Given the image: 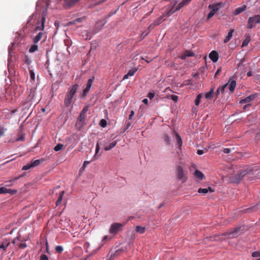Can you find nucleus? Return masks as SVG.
<instances>
[{
	"label": "nucleus",
	"instance_id": "f8f14e48",
	"mask_svg": "<svg viewBox=\"0 0 260 260\" xmlns=\"http://www.w3.org/2000/svg\"><path fill=\"white\" fill-rule=\"evenodd\" d=\"M79 0H65L63 6L66 8H69L76 4Z\"/></svg>",
	"mask_w": 260,
	"mask_h": 260
},
{
	"label": "nucleus",
	"instance_id": "423d86ee",
	"mask_svg": "<svg viewBox=\"0 0 260 260\" xmlns=\"http://www.w3.org/2000/svg\"><path fill=\"white\" fill-rule=\"evenodd\" d=\"M124 224L120 223L115 222L111 225L109 232L113 235L116 234L118 232L122 230Z\"/></svg>",
	"mask_w": 260,
	"mask_h": 260
},
{
	"label": "nucleus",
	"instance_id": "680f3d73",
	"mask_svg": "<svg viewBox=\"0 0 260 260\" xmlns=\"http://www.w3.org/2000/svg\"><path fill=\"white\" fill-rule=\"evenodd\" d=\"M204 153V151H203V150H198L197 151V153H198V154H199V155H202V154H203Z\"/></svg>",
	"mask_w": 260,
	"mask_h": 260
},
{
	"label": "nucleus",
	"instance_id": "1a4fd4ad",
	"mask_svg": "<svg viewBox=\"0 0 260 260\" xmlns=\"http://www.w3.org/2000/svg\"><path fill=\"white\" fill-rule=\"evenodd\" d=\"M164 20L162 19V17H158L153 23H152L151 25H150L148 28V29H149V31L145 33V34H143L144 35L143 38H144L145 36H146L149 32V30L150 29H153L155 26H157L160 24Z\"/></svg>",
	"mask_w": 260,
	"mask_h": 260
},
{
	"label": "nucleus",
	"instance_id": "e433bc0d",
	"mask_svg": "<svg viewBox=\"0 0 260 260\" xmlns=\"http://www.w3.org/2000/svg\"><path fill=\"white\" fill-rule=\"evenodd\" d=\"M55 250H56V252L60 253L63 251V248L62 246L58 245V246H56Z\"/></svg>",
	"mask_w": 260,
	"mask_h": 260
},
{
	"label": "nucleus",
	"instance_id": "7ed1b4c3",
	"mask_svg": "<svg viewBox=\"0 0 260 260\" xmlns=\"http://www.w3.org/2000/svg\"><path fill=\"white\" fill-rule=\"evenodd\" d=\"M79 85L77 84H74L70 90L67 93L64 99V105L68 107L69 106L72 102V100L74 97L75 93L76 92Z\"/></svg>",
	"mask_w": 260,
	"mask_h": 260
},
{
	"label": "nucleus",
	"instance_id": "393cba45",
	"mask_svg": "<svg viewBox=\"0 0 260 260\" xmlns=\"http://www.w3.org/2000/svg\"><path fill=\"white\" fill-rule=\"evenodd\" d=\"M86 114L81 112L78 118V121L81 123V125L84 123Z\"/></svg>",
	"mask_w": 260,
	"mask_h": 260
},
{
	"label": "nucleus",
	"instance_id": "72a5a7b5",
	"mask_svg": "<svg viewBox=\"0 0 260 260\" xmlns=\"http://www.w3.org/2000/svg\"><path fill=\"white\" fill-rule=\"evenodd\" d=\"M10 243L6 242L5 243H3L0 245V248L5 250L9 245Z\"/></svg>",
	"mask_w": 260,
	"mask_h": 260
},
{
	"label": "nucleus",
	"instance_id": "c03bdc74",
	"mask_svg": "<svg viewBox=\"0 0 260 260\" xmlns=\"http://www.w3.org/2000/svg\"><path fill=\"white\" fill-rule=\"evenodd\" d=\"M164 141L167 144H170L171 142V139L168 135H165L164 137Z\"/></svg>",
	"mask_w": 260,
	"mask_h": 260
},
{
	"label": "nucleus",
	"instance_id": "c85d7f7f",
	"mask_svg": "<svg viewBox=\"0 0 260 260\" xmlns=\"http://www.w3.org/2000/svg\"><path fill=\"white\" fill-rule=\"evenodd\" d=\"M116 144H117V141H114V142L111 143L109 144V145L106 146L105 147V148H104L105 150H106V151L110 150V149H111L112 148L114 147L115 146V145H116Z\"/></svg>",
	"mask_w": 260,
	"mask_h": 260
},
{
	"label": "nucleus",
	"instance_id": "de8ad7c7",
	"mask_svg": "<svg viewBox=\"0 0 260 260\" xmlns=\"http://www.w3.org/2000/svg\"><path fill=\"white\" fill-rule=\"evenodd\" d=\"M90 161H87V160L84 161V164H83V166H82V168H81V169H82V170H84L85 169V168L86 167V166H87L88 164H90Z\"/></svg>",
	"mask_w": 260,
	"mask_h": 260
},
{
	"label": "nucleus",
	"instance_id": "6e6552de",
	"mask_svg": "<svg viewBox=\"0 0 260 260\" xmlns=\"http://www.w3.org/2000/svg\"><path fill=\"white\" fill-rule=\"evenodd\" d=\"M94 80V77L93 76H92L91 78H90L88 80L86 87L85 88V89H83V96H86L87 93L90 90V89L91 88V86L92 84V83H93Z\"/></svg>",
	"mask_w": 260,
	"mask_h": 260
},
{
	"label": "nucleus",
	"instance_id": "0eeeda50",
	"mask_svg": "<svg viewBox=\"0 0 260 260\" xmlns=\"http://www.w3.org/2000/svg\"><path fill=\"white\" fill-rule=\"evenodd\" d=\"M260 22V17H249L248 22V27L252 28L255 24Z\"/></svg>",
	"mask_w": 260,
	"mask_h": 260
},
{
	"label": "nucleus",
	"instance_id": "9d476101",
	"mask_svg": "<svg viewBox=\"0 0 260 260\" xmlns=\"http://www.w3.org/2000/svg\"><path fill=\"white\" fill-rule=\"evenodd\" d=\"M45 22V17H41V18L38 21L36 26V29L39 30H43L44 28V23Z\"/></svg>",
	"mask_w": 260,
	"mask_h": 260
},
{
	"label": "nucleus",
	"instance_id": "cd10ccee",
	"mask_svg": "<svg viewBox=\"0 0 260 260\" xmlns=\"http://www.w3.org/2000/svg\"><path fill=\"white\" fill-rule=\"evenodd\" d=\"M214 93V88L212 87L210 91L205 94V98L207 99H210L212 98Z\"/></svg>",
	"mask_w": 260,
	"mask_h": 260
},
{
	"label": "nucleus",
	"instance_id": "473e14b6",
	"mask_svg": "<svg viewBox=\"0 0 260 260\" xmlns=\"http://www.w3.org/2000/svg\"><path fill=\"white\" fill-rule=\"evenodd\" d=\"M22 176H23V175H20V176H19L18 177H15V178H13L12 179H11V180L9 181L8 182H10V183H11V184L7 185V186H11V185H12L13 183H15L16 182V181L18 180L19 178H20Z\"/></svg>",
	"mask_w": 260,
	"mask_h": 260
},
{
	"label": "nucleus",
	"instance_id": "8fccbe9b",
	"mask_svg": "<svg viewBox=\"0 0 260 260\" xmlns=\"http://www.w3.org/2000/svg\"><path fill=\"white\" fill-rule=\"evenodd\" d=\"M252 256L253 257H259V256H260V253H259V251H254V252H252Z\"/></svg>",
	"mask_w": 260,
	"mask_h": 260
},
{
	"label": "nucleus",
	"instance_id": "4c0bfd02",
	"mask_svg": "<svg viewBox=\"0 0 260 260\" xmlns=\"http://www.w3.org/2000/svg\"><path fill=\"white\" fill-rule=\"evenodd\" d=\"M107 121L105 119H102L100 122V125L102 127H105L107 126Z\"/></svg>",
	"mask_w": 260,
	"mask_h": 260
},
{
	"label": "nucleus",
	"instance_id": "6e6d98bb",
	"mask_svg": "<svg viewBox=\"0 0 260 260\" xmlns=\"http://www.w3.org/2000/svg\"><path fill=\"white\" fill-rule=\"evenodd\" d=\"M5 131V128L0 127V136H2L4 135Z\"/></svg>",
	"mask_w": 260,
	"mask_h": 260
},
{
	"label": "nucleus",
	"instance_id": "0e129e2a",
	"mask_svg": "<svg viewBox=\"0 0 260 260\" xmlns=\"http://www.w3.org/2000/svg\"><path fill=\"white\" fill-rule=\"evenodd\" d=\"M143 103L146 105H147L148 104V101L147 99H143V100L142 101Z\"/></svg>",
	"mask_w": 260,
	"mask_h": 260
},
{
	"label": "nucleus",
	"instance_id": "a18cd8bd",
	"mask_svg": "<svg viewBox=\"0 0 260 260\" xmlns=\"http://www.w3.org/2000/svg\"><path fill=\"white\" fill-rule=\"evenodd\" d=\"M17 192V190L15 189H8L7 190V193H10L11 194H14Z\"/></svg>",
	"mask_w": 260,
	"mask_h": 260
},
{
	"label": "nucleus",
	"instance_id": "3c124183",
	"mask_svg": "<svg viewBox=\"0 0 260 260\" xmlns=\"http://www.w3.org/2000/svg\"><path fill=\"white\" fill-rule=\"evenodd\" d=\"M147 96L150 100H151L154 97V93L150 92L148 93Z\"/></svg>",
	"mask_w": 260,
	"mask_h": 260
},
{
	"label": "nucleus",
	"instance_id": "bf43d9fd",
	"mask_svg": "<svg viewBox=\"0 0 260 260\" xmlns=\"http://www.w3.org/2000/svg\"><path fill=\"white\" fill-rule=\"evenodd\" d=\"M221 72V69L220 68H219L217 69V71L215 73V76H216L217 75H218L220 72Z\"/></svg>",
	"mask_w": 260,
	"mask_h": 260
},
{
	"label": "nucleus",
	"instance_id": "774afa93",
	"mask_svg": "<svg viewBox=\"0 0 260 260\" xmlns=\"http://www.w3.org/2000/svg\"><path fill=\"white\" fill-rule=\"evenodd\" d=\"M250 106V104H247V105H245V106L243 107V109H244V110H245L246 109V108H247V107H249Z\"/></svg>",
	"mask_w": 260,
	"mask_h": 260
},
{
	"label": "nucleus",
	"instance_id": "49530a36",
	"mask_svg": "<svg viewBox=\"0 0 260 260\" xmlns=\"http://www.w3.org/2000/svg\"><path fill=\"white\" fill-rule=\"evenodd\" d=\"M170 99L173 101L177 102L178 101V97L176 95L173 94L170 95Z\"/></svg>",
	"mask_w": 260,
	"mask_h": 260
},
{
	"label": "nucleus",
	"instance_id": "f704fd0d",
	"mask_svg": "<svg viewBox=\"0 0 260 260\" xmlns=\"http://www.w3.org/2000/svg\"><path fill=\"white\" fill-rule=\"evenodd\" d=\"M63 145L61 144H57L54 148V150L55 151H59L60 150L62 149V148H63Z\"/></svg>",
	"mask_w": 260,
	"mask_h": 260
},
{
	"label": "nucleus",
	"instance_id": "a211bd4d",
	"mask_svg": "<svg viewBox=\"0 0 260 260\" xmlns=\"http://www.w3.org/2000/svg\"><path fill=\"white\" fill-rule=\"evenodd\" d=\"M137 71V69L136 68H134L130 70L127 73V74L124 76L123 79H127L128 78L129 76H133Z\"/></svg>",
	"mask_w": 260,
	"mask_h": 260
},
{
	"label": "nucleus",
	"instance_id": "58836bf2",
	"mask_svg": "<svg viewBox=\"0 0 260 260\" xmlns=\"http://www.w3.org/2000/svg\"><path fill=\"white\" fill-rule=\"evenodd\" d=\"M201 98H202L201 94L198 95V96L195 100V104L196 106H198L200 104Z\"/></svg>",
	"mask_w": 260,
	"mask_h": 260
},
{
	"label": "nucleus",
	"instance_id": "bb28decb",
	"mask_svg": "<svg viewBox=\"0 0 260 260\" xmlns=\"http://www.w3.org/2000/svg\"><path fill=\"white\" fill-rule=\"evenodd\" d=\"M136 231L137 233L142 234L145 233V228L141 226L137 225L136 227Z\"/></svg>",
	"mask_w": 260,
	"mask_h": 260
},
{
	"label": "nucleus",
	"instance_id": "a19ab883",
	"mask_svg": "<svg viewBox=\"0 0 260 260\" xmlns=\"http://www.w3.org/2000/svg\"><path fill=\"white\" fill-rule=\"evenodd\" d=\"M31 166V163H29V164H26V165L24 166L23 167H22V170H28L31 168H32Z\"/></svg>",
	"mask_w": 260,
	"mask_h": 260
},
{
	"label": "nucleus",
	"instance_id": "37998d69",
	"mask_svg": "<svg viewBox=\"0 0 260 260\" xmlns=\"http://www.w3.org/2000/svg\"><path fill=\"white\" fill-rule=\"evenodd\" d=\"M234 150V148H233L232 149L224 148L223 150V152L225 154H229V153H231Z\"/></svg>",
	"mask_w": 260,
	"mask_h": 260
},
{
	"label": "nucleus",
	"instance_id": "ea45409f",
	"mask_svg": "<svg viewBox=\"0 0 260 260\" xmlns=\"http://www.w3.org/2000/svg\"><path fill=\"white\" fill-rule=\"evenodd\" d=\"M184 52L185 53V55H186V57L193 56L194 55V54L192 52L189 51V50H187V51H185Z\"/></svg>",
	"mask_w": 260,
	"mask_h": 260
},
{
	"label": "nucleus",
	"instance_id": "864d4df0",
	"mask_svg": "<svg viewBox=\"0 0 260 260\" xmlns=\"http://www.w3.org/2000/svg\"><path fill=\"white\" fill-rule=\"evenodd\" d=\"M88 110V106H85L83 108V109H82V111L81 112L86 114V113L87 112Z\"/></svg>",
	"mask_w": 260,
	"mask_h": 260
},
{
	"label": "nucleus",
	"instance_id": "aec40b11",
	"mask_svg": "<svg viewBox=\"0 0 260 260\" xmlns=\"http://www.w3.org/2000/svg\"><path fill=\"white\" fill-rule=\"evenodd\" d=\"M107 22L105 19H103L101 21H99L95 24V27L97 29H100Z\"/></svg>",
	"mask_w": 260,
	"mask_h": 260
},
{
	"label": "nucleus",
	"instance_id": "4be33fe9",
	"mask_svg": "<svg viewBox=\"0 0 260 260\" xmlns=\"http://www.w3.org/2000/svg\"><path fill=\"white\" fill-rule=\"evenodd\" d=\"M194 176L196 178L199 179L200 180H202L204 177L203 174L201 171L198 170H196L195 171Z\"/></svg>",
	"mask_w": 260,
	"mask_h": 260
},
{
	"label": "nucleus",
	"instance_id": "4468645a",
	"mask_svg": "<svg viewBox=\"0 0 260 260\" xmlns=\"http://www.w3.org/2000/svg\"><path fill=\"white\" fill-rule=\"evenodd\" d=\"M177 175L179 179L184 180V176L183 171V169L180 167L177 168Z\"/></svg>",
	"mask_w": 260,
	"mask_h": 260
},
{
	"label": "nucleus",
	"instance_id": "09e8293b",
	"mask_svg": "<svg viewBox=\"0 0 260 260\" xmlns=\"http://www.w3.org/2000/svg\"><path fill=\"white\" fill-rule=\"evenodd\" d=\"M7 188L5 187H2L0 188V194L7 193Z\"/></svg>",
	"mask_w": 260,
	"mask_h": 260
},
{
	"label": "nucleus",
	"instance_id": "79ce46f5",
	"mask_svg": "<svg viewBox=\"0 0 260 260\" xmlns=\"http://www.w3.org/2000/svg\"><path fill=\"white\" fill-rule=\"evenodd\" d=\"M228 83H226V84H225L224 85L218 87V88H220V91L221 93H223L225 89L228 87Z\"/></svg>",
	"mask_w": 260,
	"mask_h": 260
},
{
	"label": "nucleus",
	"instance_id": "39448f33",
	"mask_svg": "<svg viewBox=\"0 0 260 260\" xmlns=\"http://www.w3.org/2000/svg\"><path fill=\"white\" fill-rule=\"evenodd\" d=\"M240 228H236L231 232L224 233L222 236H217L218 239L215 240H222L223 236H227L230 239L234 238L240 234Z\"/></svg>",
	"mask_w": 260,
	"mask_h": 260
},
{
	"label": "nucleus",
	"instance_id": "338daca9",
	"mask_svg": "<svg viewBox=\"0 0 260 260\" xmlns=\"http://www.w3.org/2000/svg\"><path fill=\"white\" fill-rule=\"evenodd\" d=\"M220 88H218L216 91V94L217 96H218V95L219 94V93L220 92Z\"/></svg>",
	"mask_w": 260,
	"mask_h": 260
},
{
	"label": "nucleus",
	"instance_id": "9b49d317",
	"mask_svg": "<svg viewBox=\"0 0 260 260\" xmlns=\"http://www.w3.org/2000/svg\"><path fill=\"white\" fill-rule=\"evenodd\" d=\"M256 97V94H251L248 96H247L245 99L241 100L240 101V104L248 103L251 101L253 100Z\"/></svg>",
	"mask_w": 260,
	"mask_h": 260
},
{
	"label": "nucleus",
	"instance_id": "f03ea898",
	"mask_svg": "<svg viewBox=\"0 0 260 260\" xmlns=\"http://www.w3.org/2000/svg\"><path fill=\"white\" fill-rule=\"evenodd\" d=\"M255 167L252 166L244 167L237 174L231 177V181L234 183H238L245 175L251 173V172L254 170H257V169H255Z\"/></svg>",
	"mask_w": 260,
	"mask_h": 260
},
{
	"label": "nucleus",
	"instance_id": "f257e3e1",
	"mask_svg": "<svg viewBox=\"0 0 260 260\" xmlns=\"http://www.w3.org/2000/svg\"><path fill=\"white\" fill-rule=\"evenodd\" d=\"M49 5V0H39L36 4V13L33 14L32 16H35V15L46 16L47 14V8Z\"/></svg>",
	"mask_w": 260,
	"mask_h": 260
},
{
	"label": "nucleus",
	"instance_id": "6ab92c4d",
	"mask_svg": "<svg viewBox=\"0 0 260 260\" xmlns=\"http://www.w3.org/2000/svg\"><path fill=\"white\" fill-rule=\"evenodd\" d=\"M236 85V82L235 80H232L228 83V87L231 92H233Z\"/></svg>",
	"mask_w": 260,
	"mask_h": 260
},
{
	"label": "nucleus",
	"instance_id": "b1692460",
	"mask_svg": "<svg viewBox=\"0 0 260 260\" xmlns=\"http://www.w3.org/2000/svg\"><path fill=\"white\" fill-rule=\"evenodd\" d=\"M43 32H40L33 39V42L34 43H37L42 38Z\"/></svg>",
	"mask_w": 260,
	"mask_h": 260
},
{
	"label": "nucleus",
	"instance_id": "f3484780",
	"mask_svg": "<svg viewBox=\"0 0 260 260\" xmlns=\"http://www.w3.org/2000/svg\"><path fill=\"white\" fill-rule=\"evenodd\" d=\"M246 9V6L243 5L242 7L236 8L234 12V14L236 15L240 14L241 13L244 12Z\"/></svg>",
	"mask_w": 260,
	"mask_h": 260
},
{
	"label": "nucleus",
	"instance_id": "5701e85b",
	"mask_svg": "<svg viewBox=\"0 0 260 260\" xmlns=\"http://www.w3.org/2000/svg\"><path fill=\"white\" fill-rule=\"evenodd\" d=\"M250 40V37L249 35H245V39L244 40L242 44V47H245L247 46L249 43Z\"/></svg>",
	"mask_w": 260,
	"mask_h": 260
},
{
	"label": "nucleus",
	"instance_id": "2f4dec72",
	"mask_svg": "<svg viewBox=\"0 0 260 260\" xmlns=\"http://www.w3.org/2000/svg\"><path fill=\"white\" fill-rule=\"evenodd\" d=\"M176 139L178 146L181 147L182 143V139L178 134H176Z\"/></svg>",
	"mask_w": 260,
	"mask_h": 260
},
{
	"label": "nucleus",
	"instance_id": "412c9836",
	"mask_svg": "<svg viewBox=\"0 0 260 260\" xmlns=\"http://www.w3.org/2000/svg\"><path fill=\"white\" fill-rule=\"evenodd\" d=\"M44 161V158H41L39 159H36L35 160H32L31 162H30L31 166L33 167H36L38 166L41 162H42Z\"/></svg>",
	"mask_w": 260,
	"mask_h": 260
},
{
	"label": "nucleus",
	"instance_id": "603ef678",
	"mask_svg": "<svg viewBox=\"0 0 260 260\" xmlns=\"http://www.w3.org/2000/svg\"><path fill=\"white\" fill-rule=\"evenodd\" d=\"M26 243H19L18 245V246L20 248H25L26 247Z\"/></svg>",
	"mask_w": 260,
	"mask_h": 260
},
{
	"label": "nucleus",
	"instance_id": "e2e57ef3",
	"mask_svg": "<svg viewBox=\"0 0 260 260\" xmlns=\"http://www.w3.org/2000/svg\"><path fill=\"white\" fill-rule=\"evenodd\" d=\"M81 20H82V18L79 17V18L76 19V20H75L74 22V23H75L76 22H80L81 21Z\"/></svg>",
	"mask_w": 260,
	"mask_h": 260
},
{
	"label": "nucleus",
	"instance_id": "69168bd1",
	"mask_svg": "<svg viewBox=\"0 0 260 260\" xmlns=\"http://www.w3.org/2000/svg\"><path fill=\"white\" fill-rule=\"evenodd\" d=\"M30 77H31V78L32 79H34L35 78V74L30 71Z\"/></svg>",
	"mask_w": 260,
	"mask_h": 260
},
{
	"label": "nucleus",
	"instance_id": "7c9ffc66",
	"mask_svg": "<svg viewBox=\"0 0 260 260\" xmlns=\"http://www.w3.org/2000/svg\"><path fill=\"white\" fill-rule=\"evenodd\" d=\"M63 194H64V191H62L60 192L59 196L56 201V205L57 206H58L61 203Z\"/></svg>",
	"mask_w": 260,
	"mask_h": 260
},
{
	"label": "nucleus",
	"instance_id": "c756f323",
	"mask_svg": "<svg viewBox=\"0 0 260 260\" xmlns=\"http://www.w3.org/2000/svg\"><path fill=\"white\" fill-rule=\"evenodd\" d=\"M103 144L102 142H98L96 145V149H95V153L94 156L93 157L92 160L95 159V156L96 155L99 153L100 150V145H103Z\"/></svg>",
	"mask_w": 260,
	"mask_h": 260
},
{
	"label": "nucleus",
	"instance_id": "4d7b16f0",
	"mask_svg": "<svg viewBox=\"0 0 260 260\" xmlns=\"http://www.w3.org/2000/svg\"><path fill=\"white\" fill-rule=\"evenodd\" d=\"M65 44L67 46H70L71 45V41L69 40H67L64 41Z\"/></svg>",
	"mask_w": 260,
	"mask_h": 260
},
{
	"label": "nucleus",
	"instance_id": "c9c22d12",
	"mask_svg": "<svg viewBox=\"0 0 260 260\" xmlns=\"http://www.w3.org/2000/svg\"><path fill=\"white\" fill-rule=\"evenodd\" d=\"M38 49V46L36 45H32L29 49V52L30 53H33L35 52Z\"/></svg>",
	"mask_w": 260,
	"mask_h": 260
},
{
	"label": "nucleus",
	"instance_id": "13d9d810",
	"mask_svg": "<svg viewBox=\"0 0 260 260\" xmlns=\"http://www.w3.org/2000/svg\"><path fill=\"white\" fill-rule=\"evenodd\" d=\"M134 115V111H131V113L129 115V119H131L132 118L133 116Z\"/></svg>",
	"mask_w": 260,
	"mask_h": 260
},
{
	"label": "nucleus",
	"instance_id": "2eb2a0df",
	"mask_svg": "<svg viewBox=\"0 0 260 260\" xmlns=\"http://www.w3.org/2000/svg\"><path fill=\"white\" fill-rule=\"evenodd\" d=\"M214 191V190L211 187H209L208 188H199L198 189V192L200 193H202L203 195L206 194L208 192H212Z\"/></svg>",
	"mask_w": 260,
	"mask_h": 260
},
{
	"label": "nucleus",
	"instance_id": "052dcab7",
	"mask_svg": "<svg viewBox=\"0 0 260 260\" xmlns=\"http://www.w3.org/2000/svg\"><path fill=\"white\" fill-rule=\"evenodd\" d=\"M180 57L181 59H185L186 58V56L185 55V52H184V53L182 55H181Z\"/></svg>",
	"mask_w": 260,
	"mask_h": 260
},
{
	"label": "nucleus",
	"instance_id": "a878e982",
	"mask_svg": "<svg viewBox=\"0 0 260 260\" xmlns=\"http://www.w3.org/2000/svg\"><path fill=\"white\" fill-rule=\"evenodd\" d=\"M233 32H234V30L233 29L231 30L229 32L228 35L226 36V37H225V39L224 40V43H226L227 42H228L231 40V39L232 38V37L233 36Z\"/></svg>",
	"mask_w": 260,
	"mask_h": 260
},
{
	"label": "nucleus",
	"instance_id": "20e7f679",
	"mask_svg": "<svg viewBox=\"0 0 260 260\" xmlns=\"http://www.w3.org/2000/svg\"><path fill=\"white\" fill-rule=\"evenodd\" d=\"M223 6L224 5L222 3H218L215 4L209 5V9L210 11L207 16H213L217 13L219 10L223 8Z\"/></svg>",
	"mask_w": 260,
	"mask_h": 260
},
{
	"label": "nucleus",
	"instance_id": "5fc2aeb1",
	"mask_svg": "<svg viewBox=\"0 0 260 260\" xmlns=\"http://www.w3.org/2000/svg\"><path fill=\"white\" fill-rule=\"evenodd\" d=\"M40 260H48V256L45 254L41 255Z\"/></svg>",
	"mask_w": 260,
	"mask_h": 260
},
{
	"label": "nucleus",
	"instance_id": "dca6fc26",
	"mask_svg": "<svg viewBox=\"0 0 260 260\" xmlns=\"http://www.w3.org/2000/svg\"><path fill=\"white\" fill-rule=\"evenodd\" d=\"M190 1H191V0H183L181 3H180L178 4V7L177 8H176L174 10H173V12H174L177 10H179L181 8H182L184 6L187 5Z\"/></svg>",
	"mask_w": 260,
	"mask_h": 260
},
{
	"label": "nucleus",
	"instance_id": "ddd939ff",
	"mask_svg": "<svg viewBox=\"0 0 260 260\" xmlns=\"http://www.w3.org/2000/svg\"><path fill=\"white\" fill-rule=\"evenodd\" d=\"M209 57L213 62H216L218 59V54L216 51H212L209 54Z\"/></svg>",
	"mask_w": 260,
	"mask_h": 260
}]
</instances>
